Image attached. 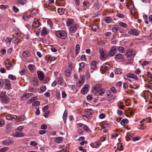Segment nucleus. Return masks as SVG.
Wrapping results in <instances>:
<instances>
[{"instance_id":"obj_1","label":"nucleus","mask_w":152,"mask_h":152,"mask_svg":"<svg viewBox=\"0 0 152 152\" xmlns=\"http://www.w3.org/2000/svg\"><path fill=\"white\" fill-rule=\"evenodd\" d=\"M92 91L94 94H96L99 91V95L101 96L104 94L105 90L104 88H102L100 85L97 84L94 86Z\"/></svg>"},{"instance_id":"obj_2","label":"nucleus","mask_w":152,"mask_h":152,"mask_svg":"<svg viewBox=\"0 0 152 152\" xmlns=\"http://www.w3.org/2000/svg\"><path fill=\"white\" fill-rule=\"evenodd\" d=\"M23 126L18 127L15 130L16 132L12 134V136L14 137H20L23 136V134L22 132V130L23 129Z\"/></svg>"},{"instance_id":"obj_3","label":"nucleus","mask_w":152,"mask_h":152,"mask_svg":"<svg viewBox=\"0 0 152 152\" xmlns=\"http://www.w3.org/2000/svg\"><path fill=\"white\" fill-rule=\"evenodd\" d=\"M126 6L127 8L130 10L132 15H134V14H136L137 13L136 10L132 2L128 3Z\"/></svg>"},{"instance_id":"obj_4","label":"nucleus","mask_w":152,"mask_h":152,"mask_svg":"<svg viewBox=\"0 0 152 152\" xmlns=\"http://www.w3.org/2000/svg\"><path fill=\"white\" fill-rule=\"evenodd\" d=\"M0 100L4 103H8L9 101V99L6 95L5 92H2L0 94Z\"/></svg>"},{"instance_id":"obj_5","label":"nucleus","mask_w":152,"mask_h":152,"mask_svg":"<svg viewBox=\"0 0 152 152\" xmlns=\"http://www.w3.org/2000/svg\"><path fill=\"white\" fill-rule=\"evenodd\" d=\"M56 35L58 37L62 39H65L67 36L66 32L64 30H59L56 32Z\"/></svg>"},{"instance_id":"obj_6","label":"nucleus","mask_w":152,"mask_h":152,"mask_svg":"<svg viewBox=\"0 0 152 152\" xmlns=\"http://www.w3.org/2000/svg\"><path fill=\"white\" fill-rule=\"evenodd\" d=\"M73 68L71 63H69L68 68L66 69L64 72L65 75L66 77H69L70 76Z\"/></svg>"},{"instance_id":"obj_7","label":"nucleus","mask_w":152,"mask_h":152,"mask_svg":"<svg viewBox=\"0 0 152 152\" xmlns=\"http://www.w3.org/2000/svg\"><path fill=\"white\" fill-rule=\"evenodd\" d=\"M99 51L100 54V58L102 60H104L107 58V56L106 51L103 49H100Z\"/></svg>"},{"instance_id":"obj_8","label":"nucleus","mask_w":152,"mask_h":152,"mask_svg":"<svg viewBox=\"0 0 152 152\" xmlns=\"http://www.w3.org/2000/svg\"><path fill=\"white\" fill-rule=\"evenodd\" d=\"M136 52L134 50L130 49L126 51L125 55L127 58H130L134 56Z\"/></svg>"},{"instance_id":"obj_9","label":"nucleus","mask_w":152,"mask_h":152,"mask_svg":"<svg viewBox=\"0 0 152 152\" xmlns=\"http://www.w3.org/2000/svg\"><path fill=\"white\" fill-rule=\"evenodd\" d=\"M78 27V25L76 24H73L69 28V31L71 33H75Z\"/></svg>"},{"instance_id":"obj_10","label":"nucleus","mask_w":152,"mask_h":152,"mask_svg":"<svg viewBox=\"0 0 152 152\" xmlns=\"http://www.w3.org/2000/svg\"><path fill=\"white\" fill-rule=\"evenodd\" d=\"M17 118V116L15 115L9 114L6 116V118L8 120H10L12 121H14L16 120Z\"/></svg>"},{"instance_id":"obj_11","label":"nucleus","mask_w":152,"mask_h":152,"mask_svg":"<svg viewBox=\"0 0 152 152\" xmlns=\"http://www.w3.org/2000/svg\"><path fill=\"white\" fill-rule=\"evenodd\" d=\"M116 46H113L111 47L110 51L109 52V55L111 57L113 56L117 52Z\"/></svg>"},{"instance_id":"obj_12","label":"nucleus","mask_w":152,"mask_h":152,"mask_svg":"<svg viewBox=\"0 0 152 152\" xmlns=\"http://www.w3.org/2000/svg\"><path fill=\"white\" fill-rule=\"evenodd\" d=\"M88 87L89 86L88 84L84 86L81 90V93L82 94H85L87 93L88 91Z\"/></svg>"},{"instance_id":"obj_13","label":"nucleus","mask_w":152,"mask_h":152,"mask_svg":"<svg viewBox=\"0 0 152 152\" xmlns=\"http://www.w3.org/2000/svg\"><path fill=\"white\" fill-rule=\"evenodd\" d=\"M14 142L13 140H4L2 142V144L4 145H8L13 144Z\"/></svg>"},{"instance_id":"obj_14","label":"nucleus","mask_w":152,"mask_h":152,"mask_svg":"<svg viewBox=\"0 0 152 152\" xmlns=\"http://www.w3.org/2000/svg\"><path fill=\"white\" fill-rule=\"evenodd\" d=\"M41 24V23L39 22L37 19L34 18V22L32 25V27L33 28L38 27H39Z\"/></svg>"},{"instance_id":"obj_15","label":"nucleus","mask_w":152,"mask_h":152,"mask_svg":"<svg viewBox=\"0 0 152 152\" xmlns=\"http://www.w3.org/2000/svg\"><path fill=\"white\" fill-rule=\"evenodd\" d=\"M30 83L34 86H38V80L35 78L31 79L30 80Z\"/></svg>"},{"instance_id":"obj_16","label":"nucleus","mask_w":152,"mask_h":152,"mask_svg":"<svg viewBox=\"0 0 152 152\" xmlns=\"http://www.w3.org/2000/svg\"><path fill=\"white\" fill-rule=\"evenodd\" d=\"M128 33L130 34L135 36H137L139 34V31L135 29H131L129 31Z\"/></svg>"},{"instance_id":"obj_17","label":"nucleus","mask_w":152,"mask_h":152,"mask_svg":"<svg viewBox=\"0 0 152 152\" xmlns=\"http://www.w3.org/2000/svg\"><path fill=\"white\" fill-rule=\"evenodd\" d=\"M115 59H121V61L123 62H124L125 61V59L124 58L123 55L120 53H118L115 56Z\"/></svg>"},{"instance_id":"obj_18","label":"nucleus","mask_w":152,"mask_h":152,"mask_svg":"<svg viewBox=\"0 0 152 152\" xmlns=\"http://www.w3.org/2000/svg\"><path fill=\"white\" fill-rule=\"evenodd\" d=\"M110 66L109 64H104L102 65L101 67V69L102 71H105L108 70L110 68Z\"/></svg>"},{"instance_id":"obj_19","label":"nucleus","mask_w":152,"mask_h":152,"mask_svg":"<svg viewBox=\"0 0 152 152\" xmlns=\"http://www.w3.org/2000/svg\"><path fill=\"white\" fill-rule=\"evenodd\" d=\"M125 75L129 78H132L137 80H138V78L137 76L134 74L128 73Z\"/></svg>"},{"instance_id":"obj_20","label":"nucleus","mask_w":152,"mask_h":152,"mask_svg":"<svg viewBox=\"0 0 152 152\" xmlns=\"http://www.w3.org/2000/svg\"><path fill=\"white\" fill-rule=\"evenodd\" d=\"M37 73L39 79L41 81L43 80L44 79V75L43 72L40 71H37Z\"/></svg>"},{"instance_id":"obj_21","label":"nucleus","mask_w":152,"mask_h":152,"mask_svg":"<svg viewBox=\"0 0 152 152\" xmlns=\"http://www.w3.org/2000/svg\"><path fill=\"white\" fill-rule=\"evenodd\" d=\"M85 80L83 76L81 77L80 80L76 84V86L78 87L81 86L83 83H84Z\"/></svg>"},{"instance_id":"obj_22","label":"nucleus","mask_w":152,"mask_h":152,"mask_svg":"<svg viewBox=\"0 0 152 152\" xmlns=\"http://www.w3.org/2000/svg\"><path fill=\"white\" fill-rule=\"evenodd\" d=\"M4 63L6 67L9 69H10L13 67V65L11 64L8 60L5 61Z\"/></svg>"},{"instance_id":"obj_23","label":"nucleus","mask_w":152,"mask_h":152,"mask_svg":"<svg viewBox=\"0 0 152 152\" xmlns=\"http://www.w3.org/2000/svg\"><path fill=\"white\" fill-rule=\"evenodd\" d=\"M74 20L72 19H68L66 22L67 25L68 26H71L74 23Z\"/></svg>"},{"instance_id":"obj_24","label":"nucleus","mask_w":152,"mask_h":152,"mask_svg":"<svg viewBox=\"0 0 152 152\" xmlns=\"http://www.w3.org/2000/svg\"><path fill=\"white\" fill-rule=\"evenodd\" d=\"M63 138L61 137H55L54 139V141L55 142L59 143L63 142Z\"/></svg>"},{"instance_id":"obj_25","label":"nucleus","mask_w":152,"mask_h":152,"mask_svg":"<svg viewBox=\"0 0 152 152\" xmlns=\"http://www.w3.org/2000/svg\"><path fill=\"white\" fill-rule=\"evenodd\" d=\"M27 3L26 0H18L17 1V4L19 5H24Z\"/></svg>"},{"instance_id":"obj_26","label":"nucleus","mask_w":152,"mask_h":152,"mask_svg":"<svg viewBox=\"0 0 152 152\" xmlns=\"http://www.w3.org/2000/svg\"><path fill=\"white\" fill-rule=\"evenodd\" d=\"M58 83L60 85H61L63 83V77L61 75H59L58 78Z\"/></svg>"},{"instance_id":"obj_27","label":"nucleus","mask_w":152,"mask_h":152,"mask_svg":"<svg viewBox=\"0 0 152 152\" xmlns=\"http://www.w3.org/2000/svg\"><path fill=\"white\" fill-rule=\"evenodd\" d=\"M46 89V86H41L38 89V92L40 93H42L44 92Z\"/></svg>"},{"instance_id":"obj_28","label":"nucleus","mask_w":152,"mask_h":152,"mask_svg":"<svg viewBox=\"0 0 152 152\" xmlns=\"http://www.w3.org/2000/svg\"><path fill=\"white\" fill-rule=\"evenodd\" d=\"M85 114L88 115H91L93 113V111L92 109H87L85 110Z\"/></svg>"},{"instance_id":"obj_29","label":"nucleus","mask_w":152,"mask_h":152,"mask_svg":"<svg viewBox=\"0 0 152 152\" xmlns=\"http://www.w3.org/2000/svg\"><path fill=\"white\" fill-rule=\"evenodd\" d=\"M96 65V61H92L91 64V68L93 70H95V68Z\"/></svg>"},{"instance_id":"obj_30","label":"nucleus","mask_w":152,"mask_h":152,"mask_svg":"<svg viewBox=\"0 0 152 152\" xmlns=\"http://www.w3.org/2000/svg\"><path fill=\"white\" fill-rule=\"evenodd\" d=\"M5 83L7 89L9 90L11 88V84L9 80H7L5 82Z\"/></svg>"},{"instance_id":"obj_31","label":"nucleus","mask_w":152,"mask_h":152,"mask_svg":"<svg viewBox=\"0 0 152 152\" xmlns=\"http://www.w3.org/2000/svg\"><path fill=\"white\" fill-rule=\"evenodd\" d=\"M31 17H33V16H31L30 14H29L28 15H24L23 17V19L25 21H27Z\"/></svg>"},{"instance_id":"obj_32","label":"nucleus","mask_w":152,"mask_h":152,"mask_svg":"<svg viewBox=\"0 0 152 152\" xmlns=\"http://www.w3.org/2000/svg\"><path fill=\"white\" fill-rule=\"evenodd\" d=\"M104 19L106 23H108L111 22L112 20V19L109 17L104 18Z\"/></svg>"},{"instance_id":"obj_33","label":"nucleus","mask_w":152,"mask_h":152,"mask_svg":"<svg viewBox=\"0 0 152 152\" xmlns=\"http://www.w3.org/2000/svg\"><path fill=\"white\" fill-rule=\"evenodd\" d=\"M13 128V125L12 123L8 124L6 126V129L9 131Z\"/></svg>"},{"instance_id":"obj_34","label":"nucleus","mask_w":152,"mask_h":152,"mask_svg":"<svg viewBox=\"0 0 152 152\" xmlns=\"http://www.w3.org/2000/svg\"><path fill=\"white\" fill-rule=\"evenodd\" d=\"M11 39H12V40L13 39V42L14 43L16 44L17 45H18V43L20 42V39L17 37H14L13 38H11Z\"/></svg>"},{"instance_id":"obj_35","label":"nucleus","mask_w":152,"mask_h":152,"mask_svg":"<svg viewBox=\"0 0 152 152\" xmlns=\"http://www.w3.org/2000/svg\"><path fill=\"white\" fill-rule=\"evenodd\" d=\"M128 122V121L127 119H124L121 121V124L122 125L125 126Z\"/></svg>"},{"instance_id":"obj_36","label":"nucleus","mask_w":152,"mask_h":152,"mask_svg":"<svg viewBox=\"0 0 152 152\" xmlns=\"http://www.w3.org/2000/svg\"><path fill=\"white\" fill-rule=\"evenodd\" d=\"M64 10L63 8H59L58 9V12L60 15L63 14L64 12Z\"/></svg>"},{"instance_id":"obj_37","label":"nucleus","mask_w":152,"mask_h":152,"mask_svg":"<svg viewBox=\"0 0 152 152\" xmlns=\"http://www.w3.org/2000/svg\"><path fill=\"white\" fill-rule=\"evenodd\" d=\"M12 39H10L9 38H7L6 39H3L2 40L3 41H5V43L7 45H10V44L11 41Z\"/></svg>"},{"instance_id":"obj_38","label":"nucleus","mask_w":152,"mask_h":152,"mask_svg":"<svg viewBox=\"0 0 152 152\" xmlns=\"http://www.w3.org/2000/svg\"><path fill=\"white\" fill-rule=\"evenodd\" d=\"M118 49L119 51L121 53H124L125 51L124 48L123 47L119 46L118 47Z\"/></svg>"},{"instance_id":"obj_39","label":"nucleus","mask_w":152,"mask_h":152,"mask_svg":"<svg viewBox=\"0 0 152 152\" xmlns=\"http://www.w3.org/2000/svg\"><path fill=\"white\" fill-rule=\"evenodd\" d=\"M47 34V30L45 28H44L42 30L41 32V35L42 36H45Z\"/></svg>"},{"instance_id":"obj_40","label":"nucleus","mask_w":152,"mask_h":152,"mask_svg":"<svg viewBox=\"0 0 152 152\" xmlns=\"http://www.w3.org/2000/svg\"><path fill=\"white\" fill-rule=\"evenodd\" d=\"M119 27L118 25H116L114 26L113 28H112V31L114 32H116L118 30Z\"/></svg>"},{"instance_id":"obj_41","label":"nucleus","mask_w":152,"mask_h":152,"mask_svg":"<svg viewBox=\"0 0 152 152\" xmlns=\"http://www.w3.org/2000/svg\"><path fill=\"white\" fill-rule=\"evenodd\" d=\"M22 55L24 57H28L29 56V52L27 51H24L23 52Z\"/></svg>"},{"instance_id":"obj_42","label":"nucleus","mask_w":152,"mask_h":152,"mask_svg":"<svg viewBox=\"0 0 152 152\" xmlns=\"http://www.w3.org/2000/svg\"><path fill=\"white\" fill-rule=\"evenodd\" d=\"M80 49V46L78 44H77L76 45L75 47V52L76 54L77 55L79 53V51Z\"/></svg>"},{"instance_id":"obj_43","label":"nucleus","mask_w":152,"mask_h":152,"mask_svg":"<svg viewBox=\"0 0 152 152\" xmlns=\"http://www.w3.org/2000/svg\"><path fill=\"white\" fill-rule=\"evenodd\" d=\"M83 129L85 131H86L90 133L91 132V130L86 125H84L83 126Z\"/></svg>"},{"instance_id":"obj_44","label":"nucleus","mask_w":152,"mask_h":152,"mask_svg":"<svg viewBox=\"0 0 152 152\" xmlns=\"http://www.w3.org/2000/svg\"><path fill=\"white\" fill-rule=\"evenodd\" d=\"M122 72L120 69L117 68L115 70V73L116 75H120L121 74Z\"/></svg>"},{"instance_id":"obj_45","label":"nucleus","mask_w":152,"mask_h":152,"mask_svg":"<svg viewBox=\"0 0 152 152\" xmlns=\"http://www.w3.org/2000/svg\"><path fill=\"white\" fill-rule=\"evenodd\" d=\"M92 29L94 31H96L98 28V26L96 24H93L91 27Z\"/></svg>"},{"instance_id":"obj_46","label":"nucleus","mask_w":152,"mask_h":152,"mask_svg":"<svg viewBox=\"0 0 152 152\" xmlns=\"http://www.w3.org/2000/svg\"><path fill=\"white\" fill-rule=\"evenodd\" d=\"M8 77L9 79L13 80H15L16 79L15 76L12 75H9Z\"/></svg>"},{"instance_id":"obj_47","label":"nucleus","mask_w":152,"mask_h":152,"mask_svg":"<svg viewBox=\"0 0 152 152\" xmlns=\"http://www.w3.org/2000/svg\"><path fill=\"white\" fill-rule=\"evenodd\" d=\"M119 25L123 27L126 28L128 26V25L124 22H120L119 23Z\"/></svg>"},{"instance_id":"obj_48","label":"nucleus","mask_w":152,"mask_h":152,"mask_svg":"<svg viewBox=\"0 0 152 152\" xmlns=\"http://www.w3.org/2000/svg\"><path fill=\"white\" fill-rule=\"evenodd\" d=\"M0 8L2 10H5L9 8V7L7 5H4V4H1L0 5Z\"/></svg>"},{"instance_id":"obj_49","label":"nucleus","mask_w":152,"mask_h":152,"mask_svg":"<svg viewBox=\"0 0 152 152\" xmlns=\"http://www.w3.org/2000/svg\"><path fill=\"white\" fill-rule=\"evenodd\" d=\"M67 117V115L66 114L65 112L64 113L63 118L64 120V122L65 123H66V118Z\"/></svg>"},{"instance_id":"obj_50","label":"nucleus","mask_w":152,"mask_h":152,"mask_svg":"<svg viewBox=\"0 0 152 152\" xmlns=\"http://www.w3.org/2000/svg\"><path fill=\"white\" fill-rule=\"evenodd\" d=\"M128 77L126 75L124 76V78L125 80L128 83H131V80L129 79L128 78Z\"/></svg>"},{"instance_id":"obj_51","label":"nucleus","mask_w":152,"mask_h":152,"mask_svg":"<svg viewBox=\"0 0 152 152\" xmlns=\"http://www.w3.org/2000/svg\"><path fill=\"white\" fill-rule=\"evenodd\" d=\"M25 117L23 115H20L18 118V120L19 121H22L25 119Z\"/></svg>"},{"instance_id":"obj_52","label":"nucleus","mask_w":152,"mask_h":152,"mask_svg":"<svg viewBox=\"0 0 152 152\" xmlns=\"http://www.w3.org/2000/svg\"><path fill=\"white\" fill-rule=\"evenodd\" d=\"M34 66L33 64H29L28 66V67L29 69L30 70L31 72H32L33 70V69L34 68Z\"/></svg>"},{"instance_id":"obj_53","label":"nucleus","mask_w":152,"mask_h":152,"mask_svg":"<svg viewBox=\"0 0 152 152\" xmlns=\"http://www.w3.org/2000/svg\"><path fill=\"white\" fill-rule=\"evenodd\" d=\"M149 84L148 85V88L152 90V80L149 81Z\"/></svg>"},{"instance_id":"obj_54","label":"nucleus","mask_w":152,"mask_h":152,"mask_svg":"<svg viewBox=\"0 0 152 152\" xmlns=\"http://www.w3.org/2000/svg\"><path fill=\"white\" fill-rule=\"evenodd\" d=\"M8 149V148L7 147L1 148L0 149V152H5L7 151Z\"/></svg>"},{"instance_id":"obj_55","label":"nucleus","mask_w":152,"mask_h":152,"mask_svg":"<svg viewBox=\"0 0 152 152\" xmlns=\"http://www.w3.org/2000/svg\"><path fill=\"white\" fill-rule=\"evenodd\" d=\"M117 148L119 151H121L122 149V147L121 143H118Z\"/></svg>"},{"instance_id":"obj_56","label":"nucleus","mask_w":152,"mask_h":152,"mask_svg":"<svg viewBox=\"0 0 152 152\" xmlns=\"http://www.w3.org/2000/svg\"><path fill=\"white\" fill-rule=\"evenodd\" d=\"M93 98V95L89 94L88 95L87 97V99L88 100L91 101L92 100Z\"/></svg>"},{"instance_id":"obj_57","label":"nucleus","mask_w":152,"mask_h":152,"mask_svg":"<svg viewBox=\"0 0 152 152\" xmlns=\"http://www.w3.org/2000/svg\"><path fill=\"white\" fill-rule=\"evenodd\" d=\"M12 10L13 11L15 12H17L19 11V10L18 8L15 6L13 7Z\"/></svg>"},{"instance_id":"obj_58","label":"nucleus","mask_w":152,"mask_h":152,"mask_svg":"<svg viewBox=\"0 0 152 152\" xmlns=\"http://www.w3.org/2000/svg\"><path fill=\"white\" fill-rule=\"evenodd\" d=\"M40 104L39 102L38 101H36L32 103V105L34 106H38Z\"/></svg>"},{"instance_id":"obj_59","label":"nucleus","mask_w":152,"mask_h":152,"mask_svg":"<svg viewBox=\"0 0 152 152\" xmlns=\"http://www.w3.org/2000/svg\"><path fill=\"white\" fill-rule=\"evenodd\" d=\"M143 18L144 19H145V23L147 24H148V21L147 20L148 16L146 15H144L143 16Z\"/></svg>"},{"instance_id":"obj_60","label":"nucleus","mask_w":152,"mask_h":152,"mask_svg":"<svg viewBox=\"0 0 152 152\" xmlns=\"http://www.w3.org/2000/svg\"><path fill=\"white\" fill-rule=\"evenodd\" d=\"M30 145H31L35 146L37 145V143L34 141H31L30 142Z\"/></svg>"},{"instance_id":"obj_61","label":"nucleus","mask_w":152,"mask_h":152,"mask_svg":"<svg viewBox=\"0 0 152 152\" xmlns=\"http://www.w3.org/2000/svg\"><path fill=\"white\" fill-rule=\"evenodd\" d=\"M21 99L22 100H27L28 99L26 95V94L23 95L21 97Z\"/></svg>"},{"instance_id":"obj_62","label":"nucleus","mask_w":152,"mask_h":152,"mask_svg":"<svg viewBox=\"0 0 152 152\" xmlns=\"http://www.w3.org/2000/svg\"><path fill=\"white\" fill-rule=\"evenodd\" d=\"M4 124V121L2 119H0V127L3 126Z\"/></svg>"},{"instance_id":"obj_63","label":"nucleus","mask_w":152,"mask_h":152,"mask_svg":"<svg viewBox=\"0 0 152 152\" xmlns=\"http://www.w3.org/2000/svg\"><path fill=\"white\" fill-rule=\"evenodd\" d=\"M47 128V126L46 124H43L41 126V129H46Z\"/></svg>"},{"instance_id":"obj_64","label":"nucleus","mask_w":152,"mask_h":152,"mask_svg":"<svg viewBox=\"0 0 152 152\" xmlns=\"http://www.w3.org/2000/svg\"><path fill=\"white\" fill-rule=\"evenodd\" d=\"M81 60L86 61V56L85 55H82L80 57Z\"/></svg>"}]
</instances>
